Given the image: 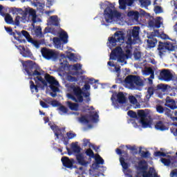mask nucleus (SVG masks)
I'll use <instances>...</instances> for the list:
<instances>
[{
	"label": "nucleus",
	"instance_id": "38",
	"mask_svg": "<svg viewBox=\"0 0 177 177\" xmlns=\"http://www.w3.org/2000/svg\"><path fill=\"white\" fill-rule=\"evenodd\" d=\"M120 165H122L123 169H128V164L125 162V158L124 157L120 158Z\"/></svg>",
	"mask_w": 177,
	"mask_h": 177
},
{
	"label": "nucleus",
	"instance_id": "52",
	"mask_svg": "<svg viewBox=\"0 0 177 177\" xmlns=\"http://www.w3.org/2000/svg\"><path fill=\"white\" fill-rule=\"evenodd\" d=\"M82 95L84 97H86V103H89V102H91V97H89L91 93H89V92H83Z\"/></svg>",
	"mask_w": 177,
	"mask_h": 177
},
{
	"label": "nucleus",
	"instance_id": "27",
	"mask_svg": "<svg viewBox=\"0 0 177 177\" xmlns=\"http://www.w3.org/2000/svg\"><path fill=\"white\" fill-rule=\"evenodd\" d=\"M165 86H167L166 88V92H169L168 95L169 96H176L177 93V88L175 87H171V86L168 84H164Z\"/></svg>",
	"mask_w": 177,
	"mask_h": 177
},
{
	"label": "nucleus",
	"instance_id": "8",
	"mask_svg": "<svg viewBox=\"0 0 177 177\" xmlns=\"http://www.w3.org/2000/svg\"><path fill=\"white\" fill-rule=\"evenodd\" d=\"M137 120H140L142 128H149L151 125V122L147 118V113L145 110L140 109L137 112Z\"/></svg>",
	"mask_w": 177,
	"mask_h": 177
},
{
	"label": "nucleus",
	"instance_id": "39",
	"mask_svg": "<svg viewBox=\"0 0 177 177\" xmlns=\"http://www.w3.org/2000/svg\"><path fill=\"white\" fill-rule=\"evenodd\" d=\"M125 57H127V55L123 53L122 54H120L116 57V59H118V62H119V63H124V62H125Z\"/></svg>",
	"mask_w": 177,
	"mask_h": 177
},
{
	"label": "nucleus",
	"instance_id": "37",
	"mask_svg": "<svg viewBox=\"0 0 177 177\" xmlns=\"http://www.w3.org/2000/svg\"><path fill=\"white\" fill-rule=\"evenodd\" d=\"M23 12V10L21 8H10V12L12 15H20Z\"/></svg>",
	"mask_w": 177,
	"mask_h": 177
},
{
	"label": "nucleus",
	"instance_id": "14",
	"mask_svg": "<svg viewBox=\"0 0 177 177\" xmlns=\"http://www.w3.org/2000/svg\"><path fill=\"white\" fill-rule=\"evenodd\" d=\"M158 78L160 81H167L168 82L171 81L174 75L169 69H162L160 73Z\"/></svg>",
	"mask_w": 177,
	"mask_h": 177
},
{
	"label": "nucleus",
	"instance_id": "19",
	"mask_svg": "<svg viewBox=\"0 0 177 177\" xmlns=\"http://www.w3.org/2000/svg\"><path fill=\"white\" fill-rule=\"evenodd\" d=\"M123 53L124 51H122V48L121 47H116L113 50H112L110 55V59L116 60L117 57Z\"/></svg>",
	"mask_w": 177,
	"mask_h": 177
},
{
	"label": "nucleus",
	"instance_id": "43",
	"mask_svg": "<svg viewBox=\"0 0 177 177\" xmlns=\"http://www.w3.org/2000/svg\"><path fill=\"white\" fill-rule=\"evenodd\" d=\"M127 114L129 115V117H131V118H136L138 119V113H136V112L133 111H129L127 112Z\"/></svg>",
	"mask_w": 177,
	"mask_h": 177
},
{
	"label": "nucleus",
	"instance_id": "1",
	"mask_svg": "<svg viewBox=\"0 0 177 177\" xmlns=\"http://www.w3.org/2000/svg\"><path fill=\"white\" fill-rule=\"evenodd\" d=\"M24 67L26 73L30 77V80H34L35 84L32 80L30 81V88L32 93L34 92L38 93V88H45L50 85H59V82L55 77L46 73L44 70L41 68L39 64L32 60L26 61L24 64Z\"/></svg>",
	"mask_w": 177,
	"mask_h": 177
},
{
	"label": "nucleus",
	"instance_id": "15",
	"mask_svg": "<svg viewBox=\"0 0 177 177\" xmlns=\"http://www.w3.org/2000/svg\"><path fill=\"white\" fill-rule=\"evenodd\" d=\"M148 26L151 28H160L161 27V17H157L156 19L150 16L148 21Z\"/></svg>",
	"mask_w": 177,
	"mask_h": 177
},
{
	"label": "nucleus",
	"instance_id": "23",
	"mask_svg": "<svg viewBox=\"0 0 177 177\" xmlns=\"http://www.w3.org/2000/svg\"><path fill=\"white\" fill-rule=\"evenodd\" d=\"M155 129L157 131H167V129H168V128L165 125V122L162 120H158L156 122L155 124Z\"/></svg>",
	"mask_w": 177,
	"mask_h": 177
},
{
	"label": "nucleus",
	"instance_id": "34",
	"mask_svg": "<svg viewBox=\"0 0 177 177\" xmlns=\"http://www.w3.org/2000/svg\"><path fill=\"white\" fill-rule=\"evenodd\" d=\"M86 156H88V162H91L92 161V158H94L96 156H95V153H93V151L91 149H88L86 151Z\"/></svg>",
	"mask_w": 177,
	"mask_h": 177
},
{
	"label": "nucleus",
	"instance_id": "62",
	"mask_svg": "<svg viewBox=\"0 0 177 177\" xmlns=\"http://www.w3.org/2000/svg\"><path fill=\"white\" fill-rule=\"evenodd\" d=\"M156 37H160L162 39H170L169 37L165 33H162V34L159 33V35Z\"/></svg>",
	"mask_w": 177,
	"mask_h": 177
},
{
	"label": "nucleus",
	"instance_id": "6",
	"mask_svg": "<svg viewBox=\"0 0 177 177\" xmlns=\"http://www.w3.org/2000/svg\"><path fill=\"white\" fill-rule=\"evenodd\" d=\"M121 14L114 7L108 6L104 10V17L106 23H111L115 17H120Z\"/></svg>",
	"mask_w": 177,
	"mask_h": 177
},
{
	"label": "nucleus",
	"instance_id": "9",
	"mask_svg": "<svg viewBox=\"0 0 177 177\" xmlns=\"http://www.w3.org/2000/svg\"><path fill=\"white\" fill-rule=\"evenodd\" d=\"M53 41L55 48H57V49H60L62 48V41L64 44H67V42H68V35L67 34V32H62L59 34V37H54Z\"/></svg>",
	"mask_w": 177,
	"mask_h": 177
},
{
	"label": "nucleus",
	"instance_id": "21",
	"mask_svg": "<svg viewBox=\"0 0 177 177\" xmlns=\"http://www.w3.org/2000/svg\"><path fill=\"white\" fill-rule=\"evenodd\" d=\"M135 0H119L120 9L125 10L127 6H132Z\"/></svg>",
	"mask_w": 177,
	"mask_h": 177
},
{
	"label": "nucleus",
	"instance_id": "63",
	"mask_svg": "<svg viewBox=\"0 0 177 177\" xmlns=\"http://www.w3.org/2000/svg\"><path fill=\"white\" fill-rule=\"evenodd\" d=\"M154 71L151 68H148L147 70L145 71V73L146 75H150L151 74H153Z\"/></svg>",
	"mask_w": 177,
	"mask_h": 177
},
{
	"label": "nucleus",
	"instance_id": "56",
	"mask_svg": "<svg viewBox=\"0 0 177 177\" xmlns=\"http://www.w3.org/2000/svg\"><path fill=\"white\" fill-rule=\"evenodd\" d=\"M35 34L37 37H42V28H41V26H39L35 31Z\"/></svg>",
	"mask_w": 177,
	"mask_h": 177
},
{
	"label": "nucleus",
	"instance_id": "59",
	"mask_svg": "<svg viewBox=\"0 0 177 177\" xmlns=\"http://www.w3.org/2000/svg\"><path fill=\"white\" fill-rule=\"evenodd\" d=\"M88 146H89V147H91L92 144H91V142H89V140H88V139H84V140H83V146H84V147H86V146H88Z\"/></svg>",
	"mask_w": 177,
	"mask_h": 177
},
{
	"label": "nucleus",
	"instance_id": "30",
	"mask_svg": "<svg viewBox=\"0 0 177 177\" xmlns=\"http://www.w3.org/2000/svg\"><path fill=\"white\" fill-rule=\"evenodd\" d=\"M50 127L52 131H53V132L55 133V135L56 136L57 139H59V136H60V134L59 133V132H60V131L62 130L56 124H52Z\"/></svg>",
	"mask_w": 177,
	"mask_h": 177
},
{
	"label": "nucleus",
	"instance_id": "44",
	"mask_svg": "<svg viewBox=\"0 0 177 177\" xmlns=\"http://www.w3.org/2000/svg\"><path fill=\"white\" fill-rule=\"evenodd\" d=\"M80 122L84 123V124H89V120L86 118V116L82 115L80 118H79Z\"/></svg>",
	"mask_w": 177,
	"mask_h": 177
},
{
	"label": "nucleus",
	"instance_id": "31",
	"mask_svg": "<svg viewBox=\"0 0 177 177\" xmlns=\"http://www.w3.org/2000/svg\"><path fill=\"white\" fill-rule=\"evenodd\" d=\"M66 104H67L68 107H69L70 110H72L74 111H77L78 110V107H79L78 104L68 101L66 102Z\"/></svg>",
	"mask_w": 177,
	"mask_h": 177
},
{
	"label": "nucleus",
	"instance_id": "2",
	"mask_svg": "<svg viewBox=\"0 0 177 177\" xmlns=\"http://www.w3.org/2000/svg\"><path fill=\"white\" fill-rule=\"evenodd\" d=\"M70 90L72 93L67 94V97L68 99H71V100H73V102H75V103H82V102H84V96H82L84 91H82V89H81L80 86L71 84L70 86Z\"/></svg>",
	"mask_w": 177,
	"mask_h": 177
},
{
	"label": "nucleus",
	"instance_id": "41",
	"mask_svg": "<svg viewBox=\"0 0 177 177\" xmlns=\"http://www.w3.org/2000/svg\"><path fill=\"white\" fill-rule=\"evenodd\" d=\"M66 57L68 58L71 62H75V54L73 53H70L68 51L66 52Z\"/></svg>",
	"mask_w": 177,
	"mask_h": 177
},
{
	"label": "nucleus",
	"instance_id": "16",
	"mask_svg": "<svg viewBox=\"0 0 177 177\" xmlns=\"http://www.w3.org/2000/svg\"><path fill=\"white\" fill-rule=\"evenodd\" d=\"M16 48L19 49L20 54L23 56V57H31L32 56V53H31V50L28 48H26L24 46H16Z\"/></svg>",
	"mask_w": 177,
	"mask_h": 177
},
{
	"label": "nucleus",
	"instance_id": "29",
	"mask_svg": "<svg viewBox=\"0 0 177 177\" xmlns=\"http://www.w3.org/2000/svg\"><path fill=\"white\" fill-rule=\"evenodd\" d=\"M29 15L32 17V21L33 24H35L37 23V11L32 8H29Z\"/></svg>",
	"mask_w": 177,
	"mask_h": 177
},
{
	"label": "nucleus",
	"instance_id": "12",
	"mask_svg": "<svg viewBox=\"0 0 177 177\" xmlns=\"http://www.w3.org/2000/svg\"><path fill=\"white\" fill-rule=\"evenodd\" d=\"M15 32L17 34V37H15L16 41H18L19 42H20V44H26V42H29V39H32V37H31V36L30 35V33L27 31V30H21V32L20 31H17L15 30ZM24 37H26V40L24 38Z\"/></svg>",
	"mask_w": 177,
	"mask_h": 177
},
{
	"label": "nucleus",
	"instance_id": "57",
	"mask_svg": "<svg viewBox=\"0 0 177 177\" xmlns=\"http://www.w3.org/2000/svg\"><path fill=\"white\" fill-rule=\"evenodd\" d=\"M12 26H20V17L17 16L15 21H13Z\"/></svg>",
	"mask_w": 177,
	"mask_h": 177
},
{
	"label": "nucleus",
	"instance_id": "49",
	"mask_svg": "<svg viewBox=\"0 0 177 177\" xmlns=\"http://www.w3.org/2000/svg\"><path fill=\"white\" fill-rule=\"evenodd\" d=\"M22 20L24 23H28L30 21H32V17L28 15H26V17L22 18Z\"/></svg>",
	"mask_w": 177,
	"mask_h": 177
},
{
	"label": "nucleus",
	"instance_id": "61",
	"mask_svg": "<svg viewBox=\"0 0 177 177\" xmlns=\"http://www.w3.org/2000/svg\"><path fill=\"white\" fill-rule=\"evenodd\" d=\"M66 136L68 139H73V138H75V136H77V134L75 133L68 132L66 133Z\"/></svg>",
	"mask_w": 177,
	"mask_h": 177
},
{
	"label": "nucleus",
	"instance_id": "47",
	"mask_svg": "<svg viewBox=\"0 0 177 177\" xmlns=\"http://www.w3.org/2000/svg\"><path fill=\"white\" fill-rule=\"evenodd\" d=\"M161 162H162V164H164V165H165L166 167H168L171 164V160L162 158H161Z\"/></svg>",
	"mask_w": 177,
	"mask_h": 177
},
{
	"label": "nucleus",
	"instance_id": "64",
	"mask_svg": "<svg viewBox=\"0 0 177 177\" xmlns=\"http://www.w3.org/2000/svg\"><path fill=\"white\" fill-rule=\"evenodd\" d=\"M115 151H116V153H117V154H118L119 156H121V154H126V156H128V153H127V151H121V149H115Z\"/></svg>",
	"mask_w": 177,
	"mask_h": 177
},
{
	"label": "nucleus",
	"instance_id": "11",
	"mask_svg": "<svg viewBox=\"0 0 177 177\" xmlns=\"http://www.w3.org/2000/svg\"><path fill=\"white\" fill-rule=\"evenodd\" d=\"M160 34V30H154L153 32H151L149 36H147L148 39L147 40V46L150 49L154 48L157 45V39L156 37H158Z\"/></svg>",
	"mask_w": 177,
	"mask_h": 177
},
{
	"label": "nucleus",
	"instance_id": "58",
	"mask_svg": "<svg viewBox=\"0 0 177 177\" xmlns=\"http://www.w3.org/2000/svg\"><path fill=\"white\" fill-rule=\"evenodd\" d=\"M155 13H162V8L160 6H156L154 8Z\"/></svg>",
	"mask_w": 177,
	"mask_h": 177
},
{
	"label": "nucleus",
	"instance_id": "45",
	"mask_svg": "<svg viewBox=\"0 0 177 177\" xmlns=\"http://www.w3.org/2000/svg\"><path fill=\"white\" fill-rule=\"evenodd\" d=\"M61 67L62 68H63V70H67V68H70V67H71V66H70V64H68V62L66 61L65 63L64 62H61Z\"/></svg>",
	"mask_w": 177,
	"mask_h": 177
},
{
	"label": "nucleus",
	"instance_id": "54",
	"mask_svg": "<svg viewBox=\"0 0 177 177\" xmlns=\"http://www.w3.org/2000/svg\"><path fill=\"white\" fill-rule=\"evenodd\" d=\"M59 85L53 84V85H50V88L51 91H53V92L56 93V92H59V87H57Z\"/></svg>",
	"mask_w": 177,
	"mask_h": 177
},
{
	"label": "nucleus",
	"instance_id": "46",
	"mask_svg": "<svg viewBox=\"0 0 177 177\" xmlns=\"http://www.w3.org/2000/svg\"><path fill=\"white\" fill-rule=\"evenodd\" d=\"M129 100L131 104H136L138 103V100L133 95L129 96Z\"/></svg>",
	"mask_w": 177,
	"mask_h": 177
},
{
	"label": "nucleus",
	"instance_id": "51",
	"mask_svg": "<svg viewBox=\"0 0 177 177\" xmlns=\"http://www.w3.org/2000/svg\"><path fill=\"white\" fill-rule=\"evenodd\" d=\"M165 115H167V117H172V111L171 109L165 107V111H164Z\"/></svg>",
	"mask_w": 177,
	"mask_h": 177
},
{
	"label": "nucleus",
	"instance_id": "17",
	"mask_svg": "<svg viewBox=\"0 0 177 177\" xmlns=\"http://www.w3.org/2000/svg\"><path fill=\"white\" fill-rule=\"evenodd\" d=\"M76 160L80 165H82V167H88L91 162L85 160V158L84 157V154L77 153L75 155Z\"/></svg>",
	"mask_w": 177,
	"mask_h": 177
},
{
	"label": "nucleus",
	"instance_id": "10",
	"mask_svg": "<svg viewBox=\"0 0 177 177\" xmlns=\"http://www.w3.org/2000/svg\"><path fill=\"white\" fill-rule=\"evenodd\" d=\"M158 50H159L160 55H162L164 52H174L175 50V44L171 41L162 42L159 41Z\"/></svg>",
	"mask_w": 177,
	"mask_h": 177
},
{
	"label": "nucleus",
	"instance_id": "48",
	"mask_svg": "<svg viewBox=\"0 0 177 177\" xmlns=\"http://www.w3.org/2000/svg\"><path fill=\"white\" fill-rule=\"evenodd\" d=\"M58 110L59 111H62V113H63L64 114H66V113L68 112V109H67V107H66L64 105H60L59 107L58 108Z\"/></svg>",
	"mask_w": 177,
	"mask_h": 177
},
{
	"label": "nucleus",
	"instance_id": "22",
	"mask_svg": "<svg viewBox=\"0 0 177 177\" xmlns=\"http://www.w3.org/2000/svg\"><path fill=\"white\" fill-rule=\"evenodd\" d=\"M29 43L32 44V45H33V46L37 49H39L41 45H44V44H45V39L37 40L32 38L31 39H29Z\"/></svg>",
	"mask_w": 177,
	"mask_h": 177
},
{
	"label": "nucleus",
	"instance_id": "33",
	"mask_svg": "<svg viewBox=\"0 0 177 177\" xmlns=\"http://www.w3.org/2000/svg\"><path fill=\"white\" fill-rule=\"evenodd\" d=\"M4 20L7 24H13V18L10 14L6 13V15L4 16Z\"/></svg>",
	"mask_w": 177,
	"mask_h": 177
},
{
	"label": "nucleus",
	"instance_id": "40",
	"mask_svg": "<svg viewBox=\"0 0 177 177\" xmlns=\"http://www.w3.org/2000/svg\"><path fill=\"white\" fill-rule=\"evenodd\" d=\"M88 118H90V120H91V121H93V122H97V121L99 120V115L97 114V113H95L93 115H90Z\"/></svg>",
	"mask_w": 177,
	"mask_h": 177
},
{
	"label": "nucleus",
	"instance_id": "18",
	"mask_svg": "<svg viewBox=\"0 0 177 177\" xmlns=\"http://www.w3.org/2000/svg\"><path fill=\"white\" fill-rule=\"evenodd\" d=\"M142 177H160L158 174L156 172L154 167H150L149 171L144 170L142 171Z\"/></svg>",
	"mask_w": 177,
	"mask_h": 177
},
{
	"label": "nucleus",
	"instance_id": "4",
	"mask_svg": "<svg viewBox=\"0 0 177 177\" xmlns=\"http://www.w3.org/2000/svg\"><path fill=\"white\" fill-rule=\"evenodd\" d=\"M124 41H125V33L123 31L118 30L112 37L108 38L107 45L113 48L117 46L118 42L120 44H124Z\"/></svg>",
	"mask_w": 177,
	"mask_h": 177
},
{
	"label": "nucleus",
	"instance_id": "20",
	"mask_svg": "<svg viewBox=\"0 0 177 177\" xmlns=\"http://www.w3.org/2000/svg\"><path fill=\"white\" fill-rule=\"evenodd\" d=\"M48 26H55V27H59L60 24L59 23V17L57 15H53L47 21Z\"/></svg>",
	"mask_w": 177,
	"mask_h": 177
},
{
	"label": "nucleus",
	"instance_id": "7",
	"mask_svg": "<svg viewBox=\"0 0 177 177\" xmlns=\"http://www.w3.org/2000/svg\"><path fill=\"white\" fill-rule=\"evenodd\" d=\"M42 57L46 60H57L59 53L57 51L44 47L41 50Z\"/></svg>",
	"mask_w": 177,
	"mask_h": 177
},
{
	"label": "nucleus",
	"instance_id": "53",
	"mask_svg": "<svg viewBox=\"0 0 177 177\" xmlns=\"http://www.w3.org/2000/svg\"><path fill=\"white\" fill-rule=\"evenodd\" d=\"M73 67L75 71H78L79 70H81L82 68V65H81V64H73Z\"/></svg>",
	"mask_w": 177,
	"mask_h": 177
},
{
	"label": "nucleus",
	"instance_id": "13",
	"mask_svg": "<svg viewBox=\"0 0 177 177\" xmlns=\"http://www.w3.org/2000/svg\"><path fill=\"white\" fill-rule=\"evenodd\" d=\"M61 161L62 162L63 167L68 168V169H73V168H77V166H75L74 164H77L74 158H70L67 156H64L62 158Z\"/></svg>",
	"mask_w": 177,
	"mask_h": 177
},
{
	"label": "nucleus",
	"instance_id": "36",
	"mask_svg": "<svg viewBox=\"0 0 177 177\" xmlns=\"http://www.w3.org/2000/svg\"><path fill=\"white\" fill-rule=\"evenodd\" d=\"M139 2L144 8H147L151 4V1L150 0H139Z\"/></svg>",
	"mask_w": 177,
	"mask_h": 177
},
{
	"label": "nucleus",
	"instance_id": "3",
	"mask_svg": "<svg viewBox=\"0 0 177 177\" xmlns=\"http://www.w3.org/2000/svg\"><path fill=\"white\" fill-rule=\"evenodd\" d=\"M126 85H129L130 89H138L145 85L143 80L139 75H129L124 79Z\"/></svg>",
	"mask_w": 177,
	"mask_h": 177
},
{
	"label": "nucleus",
	"instance_id": "25",
	"mask_svg": "<svg viewBox=\"0 0 177 177\" xmlns=\"http://www.w3.org/2000/svg\"><path fill=\"white\" fill-rule=\"evenodd\" d=\"M128 17H131V19H133L135 21H138L139 20V16H140V13L138 11H129L127 13Z\"/></svg>",
	"mask_w": 177,
	"mask_h": 177
},
{
	"label": "nucleus",
	"instance_id": "35",
	"mask_svg": "<svg viewBox=\"0 0 177 177\" xmlns=\"http://www.w3.org/2000/svg\"><path fill=\"white\" fill-rule=\"evenodd\" d=\"M6 31L10 35H12V37H14L15 39H16L17 36H16V30H15V32H13V29L11 27H4Z\"/></svg>",
	"mask_w": 177,
	"mask_h": 177
},
{
	"label": "nucleus",
	"instance_id": "5",
	"mask_svg": "<svg viewBox=\"0 0 177 177\" xmlns=\"http://www.w3.org/2000/svg\"><path fill=\"white\" fill-rule=\"evenodd\" d=\"M168 86H165L164 84H159L156 86L149 87L147 89V95H146L147 99H150L154 93L158 95L159 97H162L164 93L167 91Z\"/></svg>",
	"mask_w": 177,
	"mask_h": 177
},
{
	"label": "nucleus",
	"instance_id": "60",
	"mask_svg": "<svg viewBox=\"0 0 177 177\" xmlns=\"http://www.w3.org/2000/svg\"><path fill=\"white\" fill-rule=\"evenodd\" d=\"M135 60H139L142 57V53L140 52H136L133 54Z\"/></svg>",
	"mask_w": 177,
	"mask_h": 177
},
{
	"label": "nucleus",
	"instance_id": "50",
	"mask_svg": "<svg viewBox=\"0 0 177 177\" xmlns=\"http://www.w3.org/2000/svg\"><path fill=\"white\" fill-rule=\"evenodd\" d=\"M50 104L53 106V107H59V106H62V104H60V102L56 100H52L50 102Z\"/></svg>",
	"mask_w": 177,
	"mask_h": 177
},
{
	"label": "nucleus",
	"instance_id": "26",
	"mask_svg": "<svg viewBox=\"0 0 177 177\" xmlns=\"http://www.w3.org/2000/svg\"><path fill=\"white\" fill-rule=\"evenodd\" d=\"M140 30V27L134 26L131 31V34L130 35L133 37V38L135 41H136V39H139V30Z\"/></svg>",
	"mask_w": 177,
	"mask_h": 177
},
{
	"label": "nucleus",
	"instance_id": "42",
	"mask_svg": "<svg viewBox=\"0 0 177 177\" xmlns=\"http://www.w3.org/2000/svg\"><path fill=\"white\" fill-rule=\"evenodd\" d=\"M156 109L157 113H159V114L164 113V111H165V107H163L161 105H156Z\"/></svg>",
	"mask_w": 177,
	"mask_h": 177
},
{
	"label": "nucleus",
	"instance_id": "32",
	"mask_svg": "<svg viewBox=\"0 0 177 177\" xmlns=\"http://www.w3.org/2000/svg\"><path fill=\"white\" fill-rule=\"evenodd\" d=\"M71 147L73 153H77V154H81V147L78 146V145L73 142L71 145Z\"/></svg>",
	"mask_w": 177,
	"mask_h": 177
},
{
	"label": "nucleus",
	"instance_id": "24",
	"mask_svg": "<svg viewBox=\"0 0 177 177\" xmlns=\"http://www.w3.org/2000/svg\"><path fill=\"white\" fill-rule=\"evenodd\" d=\"M116 97L117 101L118 102V103H120V104H124L127 103V97H125V95H124L123 92H119L116 95Z\"/></svg>",
	"mask_w": 177,
	"mask_h": 177
},
{
	"label": "nucleus",
	"instance_id": "55",
	"mask_svg": "<svg viewBox=\"0 0 177 177\" xmlns=\"http://www.w3.org/2000/svg\"><path fill=\"white\" fill-rule=\"evenodd\" d=\"M29 8H26L25 10H22L21 13L20 15H22V19H24V17H27L29 15Z\"/></svg>",
	"mask_w": 177,
	"mask_h": 177
},
{
	"label": "nucleus",
	"instance_id": "28",
	"mask_svg": "<svg viewBox=\"0 0 177 177\" xmlns=\"http://www.w3.org/2000/svg\"><path fill=\"white\" fill-rule=\"evenodd\" d=\"M95 160V167H99V165H103L104 164V160L101 157L100 155L97 154L94 157Z\"/></svg>",
	"mask_w": 177,
	"mask_h": 177
}]
</instances>
